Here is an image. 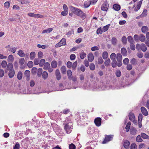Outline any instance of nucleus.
I'll return each mask as SVG.
<instances>
[{"instance_id": "obj_28", "label": "nucleus", "mask_w": 149, "mask_h": 149, "mask_svg": "<svg viewBox=\"0 0 149 149\" xmlns=\"http://www.w3.org/2000/svg\"><path fill=\"white\" fill-rule=\"evenodd\" d=\"M146 39L145 36L143 34L139 36V40L141 42H144Z\"/></svg>"}, {"instance_id": "obj_18", "label": "nucleus", "mask_w": 149, "mask_h": 149, "mask_svg": "<svg viewBox=\"0 0 149 149\" xmlns=\"http://www.w3.org/2000/svg\"><path fill=\"white\" fill-rule=\"evenodd\" d=\"M113 8L115 10L118 11L120 9V6L119 5L115 4L113 5Z\"/></svg>"}, {"instance_id": "obj_3", "label": "nucleus", "mask_w": 149, "mask_h": 149, "mask_svg": "<svg viewBox=\"0 0 149 149\" xmlns=\"http://www.w3.org/2000/svg\"><path fill=\"white\" fill-rule=\"evenodd\" d=\"M113 135H109L105 136V138L104 141L102 142V143H106L107 142L112 140L113 138Z\"/></svg>"}, {"instance_id": "obj_6", "label": "nucleus", "mask_w": 149, "mask_h": 149, "mask_svg": "<svg viewBox=\"0 0 149 149\" xmlns=\"http://www.w3.org/2000/svg\"><path fill=\"white\" fill-rule=\"evenodd\" d=\"M28 15L30 17H33L36 18H42L43 17V16L40 15V14H37L35 13H29L28 14Z\"/></svg>"}, {"instance_id": "obj_52", "label": "nucleus", "mask_w": 149, "mask_h": 149, "mask_svg": "<svg viewBox=\"0 0 149 149\" xmlns=\"http://www.w3.org/2000/svg\"><path fill=\"white\" fill-rule=\"evenodd\" d=\"M66 40L65 38H62L61 40L60 41V43L62 45H66Z\"/></svg>"}, {"instance_id": "obj_22", "label": "nucleus", "mask_w": 149, "mask_h": 149, "mask_svg": "<svg viewBox=\"0 0 149 149\" xmlns=\"http://www.w3.org/2000/svg\"><path fill=\"white\" fill-rule=\"evenodd\" d=\"M48 74L47 72L44 71L42 73V77L44 79H46L48 77Z\"/></svg>"}, {"instance_id": "obj_42", "label": "nucleus", "mask_w": 149, "mask_h": 149, "mask_svg": "<svg viewBox=\"0 0 149 149\" xmlns=\"http://www.w3.org/2000/svg\"><path fill=\"white\" fill-rule=\"evenodd\" d=\"M108 56V54L107 52H104L102 53V56L103 58L105 59L107 58Z\"/></svg>"}, {"instance_id": "obj_44", "label": "nucleus", "mask_w": 149, "mask_h": 149, "mask_svg": "<svg viewBox=\"0 0 149 149\" xmlns=\"http://www.w3.org/2000/svg\"><path fill=\"white\" fill-rule=\"evenodd\" d=\"M22 74L21 71H19L17 75V78L18 79L20 80L22 79Z\"/></svg>"}, {"instance_id": "obj_58", "label": "nucleus", "mask_w": 149, "mask_h": 149, "mask_svg": "<svg viewBox=\"0 0 149 149\" xmlns=\"http://www.w3.org/2000/svg\"><path fill=\"white\" fill-rule=\"evenodd\" d=\"M33 63L32 61H29L28 62L27 65L28 66L29 68H31L33 67Z\"/></svg>"}, {"instance_id": "obj_38", "label": "nucleus", "mask_w": 149, "mask_h": 149, "mask_svg": "<svg viewBox=\"0 0 149 149\" xmlns=\"http://www.w3.org/2000/svg\"><path fill=\"white\" fill-rule=\"evenodd\" d=\"M142 2L141 1H139L137 4V9H136V7H135L134 9V10L136 11H137L140 8Z\"/></svg>"}, {"instance_id": "obj_34", "label": "nucleus", "mask_w": 149, "mask_h": 149, "mask_svg": "<svg viewBox=\"0 0 149 149\" xmlns=\"http://www.w3.org/2000/svg\"><path fill=\"white\" fill-rule=\"evenodd\" d=\"M117 41V39L115 37L112 38L111 40L112 44L114 45H116Z\"/></svg>"}, {"instance_id": "obj_36", "label": "nucleus", "mask_w": 149, "mask_h": 149, "mask_svg": "<svg viewBox=\"0 0 149 149\" xmlns=\"http://www.w3.org/2000/svg\"><path fill=\"white\" fill-rule=\"evenodd\" d=\"M38 71L37 75L38 77H40L42 73V69L41 68H39Z\"/></svg>"}, {"instance_id": "obj_11", "label": "nucleus", "mask_w": 149, "mask_h": 149, "mask_svg": "<svg viewBox=\"0 0 149 149\" xmlns=\"http://www.w3.org/2000/svg\"><path fill=\"white\" fill-rule=\"evenodd\" d=\"M24 74L26 77V80H29L30 79V71L29 70H26L24 72Z\"/></svg>"}, {"instance_id": "obj_50", "label": "nucleus", "mask_w": 149, "mask_h": 149, "mask_svg": "<svg viewBox=\"0 0 149 149\" xmlns=\"http://www.w3.org/2000/svg\"><path fill=\"white\" fill-rule=\"evenodd\" d=\"M45 63V60L44 59H41L39 62V66L40 67L42 66Z\"/></svg>"}, {"instance_id": "obj_59", "label": "nucleus", "mask_w": 149, "mask_h": 149, "mask_svg": "<svg viewBox=\"0 0 149 149\" xmlns=\"http://www.w3.org/2000/svg\"><path fill=\"white\" fill-rule=\"evenodd\" d=\"M86 56V54L83 52L80 54V58L81 59H83Z\"/></svg>"}, {"instance_id": "obj_41", "label": "nucleus", "mask_w": 149, "mask_h": 149, "mask_svg": "<svg viewBox=\"0 0 149 149\" xmlns=\"http://www.w3.org/2000/svg\"><path fill=\"white\" fill-rule=\"evenodd\" d=\"M110 26V24H109L104 26L102 28V31L104 32L107 31L108 30L109 27Z\"/></svg>"}, {"instance_id": "obj_56", "label": "nucleus", "mask_w": 149, "mask_h": 149, "mask_svg": "<svg viewBox=\"0 0 149 149\" xmlns=\"http://www.w3.org/2000/svg\"><path fill=\"white\" fill-rule=\"evenodd\" d=\"M9 61H12L14 60V57L13 55H9L8 57V59Z\"/></svg>"}, {"instance_id": "obj_15", "label": "nucleus", "mask_w": 149, "mask_h": 149, "mask_svg": "<svg viewBox=\"0 0 149 149\" xmlns=\"http://www.w3.org/2000/svg\"><path fill=\"white\" fill-rule=\"evenodd\" d=\"M67 75L69 79L71 80L72 77V73L70 70H68L67 71Z\"/></svg>"}, {"instance_id": "obj_40", "label": "nucleus", "mask_w": 149, "mask_h": 149, "mask_svg": "<svg viewBox=\"0 0 149 149\" xmlns=\"http://www.w3.org/2000/svg\"><path fill=\"white\" fill-rule=\"evenodd\" d=\"M110 60L109 58H107L104 61V64L106 66H108L110 65Z\"/></svg>"}, {"instance_id": "obj_27", "label": "nucleus", "mask_w": 149, "mask_h": 149, "mask_svg": "<svg viewBox=\"0 0 149 149\" xmlns=\"http://www.w3.org/2000/svg\"><path fill=\"white\" fill-rule=\"evenodd\" d=\"M91 4V2H90V1H85L84 5V8H88Z\"/></svg>"}, {"instance_id": "obj_49", "label": "nucleus", "mask_w": 149, "mask_h": 149, "mask_svg": "<svg viewBox=\"0 0 149 149\" xmlns=\"http://www.w3.org/2000/svg\"><path fill=\"white\" fill-rule=\"evenodd\" d=\"M130 63L132 64L135 65L137 64V61L136 59L134 58L130 61Z\"/></svg>"}, {"instance_id": "obj_12", "label": "nucleus", "mask_w": 149, "mask_h": 149, "mask_svg": "<svg viewBox=\"0 0 149 149\" xmlns=\"http://www.w3.org/2000/svg\"><path fill=\"white\" fill-rule=\"evenodd\" d=\"M130 144V143L129 141L126 140L124 141V142L123 146L125 148L127 149L128 148Z\"/></svg>"}, {"instance_id": "obj_51", "label": "nucleus", "mask_w": 149, "mask_h": 149, "mask_svg": "<svg viewBox=\"0 0 149 149\" xmlns=\"http://www.w3.org/2000/svg\"><path fill=\"white\" fill-rule=\"evenodd\" d=\"M115 74L117 77H119L121 75V72L120 70H118L116 71Z\"/></svg>"}, {"instance_id": "obj_61", "label": "nucleus", "mask_w": 149, "mask_h": 149, "mask_svg": "<svg viewBox=\"0 0 149 149\" xmlns=\"http://www.w3.org/2000/svg\"><path fill=\"white\" fill-rule=\"evenodd\" d=\"M130 46L131 49L132 50H134L135 49V46L134 43L130 44Z\"/></svg>"}, {"instance_id": "obj_24", "label": "nucleus", "mask_w": 149, "mask_h": 149, "mask_svg": "<svg viewBox=\"0 0 149 149\" xmlns=\"http://www.w3.org/2000/svg\"><path fill=\"white\" fill-rule=\"evenodd\" d=\"M61 71L63 74H65L66 73V68L65 66H63L61 68Z\"/></svg>"}, {"instance_id": "obj_53", "label": "nucleus", "mask_w": 149, "mask_h": 149, "mask_svg": "<svg viewBox=\"0 0 149 149\" xmlns=\"http://www.w3.org/2000/svg\"><path fill=\"white\" fill-rule=\"evenodd\" d=\"M141 136L140 135H138L136 138V141L138 142H142L143 141L141 137Z\"/></svg>"}, {"instance_id": "obj_17", "label": "nucleus", "mask_w": 149, "mask_h": 149, "mask_svg": "<svg viewBox=\"0 0 149 149\" xmlns=\"http://www.w3.org/2000/svg\"><path fill=\"white\" fill-rule=\"evenodd\" d=\"M112 62L111 63V66L113 68H116L117 66H118V62L117 63L116 59H114L112 60Z\"/></svg>"}, {"instance_id": "obj_14", "label": "nucleus", "mask_w": 149, "mask_h": 149, "mask_svg": "<svg viewBox=\"0 0 149 149\" xmlns=\"http://www.w3.org/2000/svg\"><path fill=\"white\" fill-rule=\"evenodd\" d=\"M121 52L123 56H126L127 55V52L125 48L123 47L121 50Z\"/></svg>"}, {"instance_id": "obj_35", "label": "nucleus", "mask_w": 149, "mask_h": 149, "mask_svg": "<svg viewBox=\"0 0 149 149\" xmlns=\"http://www.w3.org/2000/svg\"><path fill=\"white\" fill-rule=\"evenodd\" d=\"M121 41L123 44L126 45L127 42V39L126 36H123L121 38Z\"/></svg>"}, {"instance_id": "obj_55", "label": "nucleus", "mask_w": 149, "mask_h": 149, "mask_svg": "<svg viewBox=\"0 0 149 149\" xmlns=\"http://www.w3.org/2000/svg\"><path fill=\"white\" fill-rule=\"evenodd\" d=\"M72 63L70 61H68L67 63V66L68 68H71L72 67Z\"/></svg>"}, {"instance_id": "obj_19", "label": "nucleus", "mask_w": 149, "mask_h": 149, "mask_svg": "<svg viewBox=\"0 0 149 149\" xmlns=\"http://www.w3.org/2000/svg\"><path fill=\"white\" fill-rule=\"evenodd\" d=\"M13 65L11 63H8L7 66V70H13Z\"/></svg>"}, {"instance_id": "obj_31", "label": "nucleus", "mask_w": 149, "mask_h": 149, "mask_svg": "<svg viewBox=\"0 0 149 149\" xmlns=\"http://www.w3.org/2000/svg\"><path fill=\"white\" fill-rule=\"evenodd\" d=\"M147 47L146 45L143 44H141V50L143 52H146L147 50Z\"/></svg>"}, {"instance_id": "obj_8", "label": "nucleus", "mask_w": 149, "mask_h": 149, "mask_svg": "<svg viewBox=\"0 0 149 149\" xmlns=\"http://www.w3.org/2000/svg\"><path fill=\"white\" fill-rule=\"evenodd\" d=\"M55 74L57 80H59L61 78V75L59 70L58 69H57L56 70Z\"/></svg>"}, {"instance_id": "obj_30", "label": "nucleus", "mask_w": 149, "mask_h": 149, "mask_svg": "<svg viewBox=\"0 0 149 149\" xmlns=\"http://www.w3.org/2000/svg\"><path fill=\"white\" fill-rule=\"evenodd\" d=\"M53 29L52 28H48L47 29H45L43 31H42V33H50L52 31Z\"/></svg>"}, {"instance_id": "obj_48", "label": "nucleus", "mask_w": 149, "mask_h": 149, "mask_svg": "<svg viewBox=\"0 0 149 149\" xmlns=\"http://www.w3.org/2000/svg\"><path fill=\"white\" fill-rule=\"evenodd\" d=\"M25 62L24 59V58H22L19 59V63L21 65H22Z\"/></svg>"}, {"instance_id": "obj_45", "label": "nucleus", "mask_w": 149, "mask_h": 149, "mask_svg": "<svg viewBox=\"0 0 149 149\" xmlns=\"http://www.w3.org/2000/svg\"><path fill=\"white\" fill-rule=\"evenodd\" d=\"M77 65V61L74 62L73 64H72V67L73 70H75L76 68V67Z\"/></svg>"}, {"instance_id": "obj_21", "label": "nucleus", "mask_w": 149, "mask_h": 149, "mask_svg": "<svg viewBox=\"0 0 149 149\" xmlns=\"http://www.w3.org/2000/svg\"><path fill=\"white\" fill-rule=\"evenodd\" d=\"M17 54L21 57H24L25 56V54L22 50L19 49V50Z\"/></svg>"}, {"instance_id": "obj_33", "label": "nucleus", "mask_w": 149, "mask_h": 149, "mask_svg": "<svg viewBox=\"0 0 149 149\" xmlns=\"http://www.w3.org/2000/svg\"><path fill=\"white\" fill-rule=\"evenodd\" d=\"M127 38L128 41L130 44L134 43V41L132 36H129L127 37Z\"/></svg>"}, {"instance_id": "obj_16", "label": "nucleus", "mask_w": 149, "mask_h": 149, "mask_svg": "<svg viewBox=\"0 0 149 149\" xmlns=\"http://www.w3.org/2000/svg\"><path fill=\"white\" fill-rule=\"evenodd\" d=\"M52 67V68H56L57 65V62L56 61H53L51 63Z\"/></svg>"}, {"instance_id": "obj_32", "label": "nucleus", "mask_w": 149, "mask_h": 149, "mask_svg": "<svg viewBox=\"0 0 149 149\" xmlns=\"http://www.w3.org/2000/svg\"><path fill=\"white\" fill-rule=\"evenodd\" d=\"M147 11L146 10V9H144L143 13H142V14L140 15L139 16L140 17H145L146 16H147Z\"/></svg>"}, {"instance_id": "obj_9", "label": "nucleus", "mask_w": 149, "mask_h": 149, "mask_svg": "<svg viewBox=\"0 0 149 149\" xmlns=\"http://www.w3.org/2000/svg\"><path fill=\"white\" fill-rule=\"evenodd\" d=\"M141 111L143 114L145 116L148 115V113L146 109L143 107H142L141 108Z\"/></svg>"}, {"instance_id": "obj_4", "label": "nucleus", "mask_w": 149, "mask_h": 149, "mask_svg": "<svg viewBox=\"0 0 149 149\" xmlns=\"http://www.w3.org/2000/svg\"><path fill=\"white\" fill-rule=\"evenodd\" d=\"M109 5L107 1H105L102 6L101 10L104 11H107Z\"/></svg>"}, {"instance_id": "obj_5", "label": "nucleus", "mask_w": 149, "mask_h": 149, "mask_svg": "<svg viewBox=\"0 0 149 149\" xmlns=\"http://www.w3.org/2000/svg\"><path fill=\"white\" fill-rule=\"evenodd\" d=\"M102 119L100 117L96 118L94 120V123L96 125L97 127L100 126L101 124Z\"/></svg>"}, {"instance_id": "obj_64", "label": "nucleus", "mask_w": 149, "mask_h": 149, "mask_svg": "<svg viewBox=\"0 0 149 149\" xmlns=\"http://www.w3.org/2000/svg\"><path fill=\"white\" fill-rule=\"evenodd\" d=\"M69 148L70 149H75V146L73 143H71L69 145Z\"/></svg>"}, {"instance_id": "obj_39", "label": "nucleus", "mask_w": 149, "mask_h": 149, "mask_svg": "<svg viewBox=\"0 0 149 149\" xmlns=\"http://www.w3.org/2000/svg\"><path fill=\"white\" fill-rule=\"evenodd\" d=\"M142 2L141 1H139L137 4V9H136V7H135L134 9V10L136 11H137L140 8Z\"/></svg>"}, {"instance_id": "obj_60", "label": "nucleus", "mask_w": 149, "mask_h": 149, "mask_svg": "<svg viewBox=\"0 0 149 149\" xmlns=\"http://www.w3.org/2000/svg\"><path fill=\"white\" fill-rule=\"evenodd\" d=\"M103 60L101 57H99L98 59V63L99 64H101L103 63Z\"/></svg>"}, {"instance_id": "obj_26", "label": "nucleus", "mask_w": 149, "mask_h": 149, "mask_svg": "<svg viewBox=\"0 0 149 149\" xmlns=\"http://www.w3.org/2000/svg\"><path fill=\"white\" fill-rule=\"evenodd\" d=\"M50 67V64L48 62H46L45 64L43 69L45 70H47Z\"/></svg>"}, {"instance_id": "obj_1", "label": "nucleus", "mask_w": 149, "mask_h": 149, "mask_svg": "<svg viewBox=\"0 0 149 149\" xmlns=\"http://www.w3.org/2000/svg\"><path fill=\"white\" fill-rule=\"evenodd\" d=\"M70 8L72 12L77 16L82 18L85 17L86 14L81 10L72 6H70Z\"/></svg>"}, {"instance_id": "obj_47", "label": "nucleus", "mask_w": 149, "mask_h": 149, "mask_svg": "<svg viewBox=\"0 0 149 149\" xmlns=\"http://www.w3.org/2000/svg\"><path fill=\"white\" fill-rule=\"evenodd\" d=\"M116 55L114 53H112L110 56V58L111 60L116 59Z\"/></svg>"}, {"instance_id": "obj_62", "label": "nucleus", "mask_w": 149, "mask_h": 149, "mask_svg": "<svg viewBox=\"0 0 149 149\" xmlns=\"http://www.w3.org/2000/svg\"><path fill=\"white\" fill-rule=\"evenodd\" d=\"M39 63V59L38 58L35 59L34 61V64L35 65H38Z\"/></svg>"}, {"instance_id": "obj_20", "label": "nucleus", "mask_w": 149, "mask_h": 149, "mask_svg": "<svg viewBox=\"0 0 149 149\" xmlns=\"http://www.w3.org/2000/svg\"><path fill=\"white\" fill-rule=\"evenodd\" d=\"M148 30V27L146 26H143L141 28V31L143 33H145Z\"/></svg>"}, {"instance_id": "obj_23", "label": "nucleus", "mask_w": 149, "mask_h": 149, "mask_svg": "<svg viewBox=\"0 0 149 149\" xmlns=\"http://www.w3.org/2000/svg\"><path fill=\"white\" fill-rule=\"evenodd\" d=\"M136 130L134 127H131L130 129V132L131 134L135 135L136 134Z\"/></svg>"}, {"instance_id": "obj_13", "label": "nucleus", "mask_w": 149, "mask_h": 149, "mask_svg": "<svg viewBox=\"0 0 149 149\" xmlns=\"http://www.w3.org/2000/svg\"><path fill=\"white\" fill-rule=\"evenodd\" d=\"M15 70H10L8 73V77L10 78H13L15 75Z\"/></svg>"}, {"instance_id": "obj_63", "label": "nucleus", "mask_w": 149, "mask_h": 149, "mask_svg": "<svg viewBox=\"0 0 149 149\" xmlns=\"http://www.w3.org/2000/svg\"><path fill=\"white\" fill-rule=\"evenodd\" d=\"M19 144L17 143L14 146L13 149H19Z\"/></svg>"}, {"instance_id": "obj_54", "label": "nucleus", "mask_w": 149, "mask_h": 149, "mask_svg": "<svg viewBox=\"0 0 149 149\" xmlns=\"http://www.w3.org/2000/svg\"><path fill=\"white\" fill-rule=\"evenodd\" d=\"M123 64L125 65H127L129 62V60L128 58H126L123 59Z\"/></svg>"}, {"instance_id": "obj_2", "label": "nucleus", "mask_w": 149, "mask_h": 149, "mask_svg": "<svg viewBox=\"0 0 149 149\" xmlns=\"http://www.w3.org/2000/svg\"><path fill=\"white\" fill-rule=\"evenodd\" d=\"M116 59L118 62V66L120 67L122 65V57L120 53H118L116 55Z\"/></svg>"}, {"instance_id": "obj_37", "label": "nucleus", "mask_w": 149, "mask_h": 149, "mask_svg": "<svg viewBox=\"0 0 149 149\" xmlns=\"http://www.w3.org/2000/svg\"><path fill=\"white\" fill-rule=\"evenodd\" d=\"M141 137L143 139H149V136L147 135L146 134L143 133L141 134Z\"/></svg>"}, {"instance_id": "obj_10", "label": "nucleus", "mask_w": 149, "mask_h": 149, "mask_svg": "<svg viewBox=\"0 0 149 149\" xmlns=\"http://www.w3.org/2000/svg\"><path fill=\"white\" fill-rule=\"evenodd\" d=\"M88 58L90 62H92L94 59V56L93 54L91 53H89L88 56Z\"/></svg>"}, {"instance_id": "obj_7", "label": "nucleus", "mask_w": 149, "mask_h": 149, "mask_svg": "<svg viewBox=\"0 0 149 149\" xmlns=\"http://www.w3.org/2000/svg\"><path fill=\"white\" fill-rule=\"evenodd\" d=\"M64 129L67 133H70L72 131L71 126H70L68 124H66L65 125Z\"/></svg>"}, {"instance_id": "obj_29", "label": "nucleus", "mask_w": 149, "mask_h": 149, "mask_svg": "<svg viewBox=\"0 0 149 149\" xmlns=\"http://www.w3.org/2000/svg\"><path fill=\"white\" fill-rule=\"evenodd\" d=\"M129 118L130 120L132 121L135 119V116L134 114L132 113H130L129 114Z\"/></svg>"}, {"instance_id": "obj_43", "label": "nucleus", "mask_w": 149, "mask_h": 149, "mask_svg": "<svg viewBox=\"0 0 149 149\" xmlns=\"http://www.w3.org/2000/svg\"><path fill=\"white\" fill-rule=\"evenodd\" d=\"M38 70L37 68L36 67L33 68L31 70V72L32 74L35 75L36 74Z\"/></svg>"}, {"instance_id": "obj_25", "label": "nucleus", "mask_w": 149, "mask_h": 149, "mask_svg": "<svg viewBox=\"0 0 149 149\" xmlns=\"http://www.w3.org/2000/svg\"><path fill=\"white\" fill-rule=\"evenodd\" d=\"M36 53L34 52H31L30 54V58L31 60H33L35 58Z\"/></svg>"}, {"instance_id": "obj_46", "label": "nucleus", "mask_w": 149, "mask_h": 149, "mask_svg": "<svg viewBox=\"0 0 149 149\" xmlns=\"http://www.w3.org/2000/svg\"><path fill=\"white\" fill-rule=\"evenodd\" d=\"M89 68L91 70H94L95 69V64L93 63H91L89 65Z\"/></svg>"}, {"instance_id": "obj_57", "label": "nucleus", "mask_w": 149, "mask_h": 149, "mask_svg": "<svg viewBox=\"0 0 149 149\" xmlns=\"http://www.w3.org/2000/svg\"><path fill=\"white\" fill-rule=\"evenodd\" d=\"M7 65V62L6 61H2L1 63V66L3 68H5L6 66Z\"/></svg>"}]
</instances>
